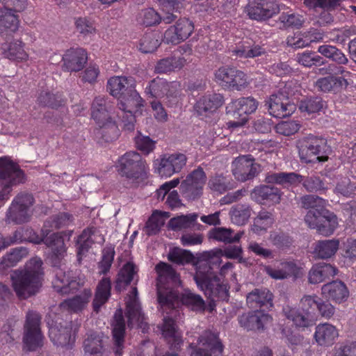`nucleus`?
I'll list each match as a JSON object with an SVG mask.
<instances>
[{
	"mask_svg": "<svg viewBox=\"0 0 356 356\" xmlns=\"http://www.w3.org/2000/svg\"><path fill=\"white\" fill-rule=\"evenodd\" d=\"M158 274L156 288L157 301L164 311L167 309H175L184 305L194 311H204L205 302L202 298L189 290L179 293L174 288L180 284L179 275L172 267L164 262L156 266Z\"/></svg>",
	"mask_w": 356,
	"mask_h": 356,
	"instance_id": "f257e3e1",
	"label": "nucleus"
},
{
	"mask_svg": "<svg viewBox=\"0 0 356 356\" xmlns=\"http://www.w3.org/2000/svg\"><path fill=\"white\" fill-rule=\"evenodd\" d=\"M44 243L51 249V263L55 267V278L52 282L54 290L60 294L76 292L81 286L75 273L63 268L65 265L66 247L64 238L60 233H54L43 239Z\"/></svg>",
	"mask_w": 356,
	"mask_h": 356,
	"instance_id": "f03ea898",
	"label": "nucleus"
},
{
	"mask_svg": "<svg viewBox=\"0 0 356 356\" xmlns=\"http://www.w3.org/2000/svg\"><path fill=\"white\" fill-rule=\"evenodd\" d=\"M42 261L39 257L30 259L23 269L10 274L12 287L19 300H26L35 295L42 286Z\"/></svg>",
	"mask_w": 356,
	"mask_h": 356,
	"instance_id": "7ed1b4c3",
	"label": "nucleus"
},
{
	"mask_svg": "<svg viewBox=\"0 0 356 356\" xmlns=\"http://www.w3.org/2000/svg\"><path fill=\"white\" fill-rule=\"evenodd\" d=\"M214 256L215 252L210 251L204 252L199 257L196 263L194 280L198 288L211 299L225 300L227 297L228 291L216 273L213 270L210 259Z\"/></svg>",
	"mask_w": 356,
	"mask_h": 356,
	"instance_id": "20e7f679",
	"label": "nucleus"
},
{
	"mask_svg": "<svg viewBox=\"0 0 356 356\" xmlns=\"http://www.w3.org/2000/svg\"><path fill=\"white\" fill-rule=\"evenodd\" d=\"M91 110L92 118L99 127L96 130V135L101 136L106 142L115 140L118 137L119 129L110 115L111 106L104 97H95Z\"/></svg>",
	"mask_w": 356,
	"mask_h": 356,
	"instance_id": "39448f33",
	"label": "nucleus"
},
{
	"mask_svg": "<svg viewBox=\"0 0 356 356\" xmlns=\"http://www.w3.org/2000/svg\"><path fill=\"white\" fill-rule=\"evenodd\" d=\"M24 181V175L19 165L8 157H0V200H8L12 187Z\"/></svg>",
	"mask_w": 356,
	"mask_h": 356,
	"instance_id": "423d86ee",
	"label": "nucleus"
},
{
	"mask_svg": "<svg viewBox=\"0 0 356 356\" xmlns=\"http://www.w3.org/2000/svg\"><path fill=\"white\" fill-rule=\"evenodd\" d=\"M297 146L300 158L305 163L327 160V141L323 138L309 135L298 140Z\"/></svg>",
	"mask_w": 356,
	"mask_h": 356,
	"instance_id": "0eeeda50",
	"label": "nucleus"
},
{
	"mask_svg": "<svg viewBox=\"0 0 356 356\" xmlns=\"http://www.w3.org/2000/svg\"><path fill=\"white\" fill-rule=\"evenodd\" d=\"M181 90V84L178 81H168L166 79L156 77L151 80L145 88V93L148 97L159 100L162 98L167 99L169 106L177 99Z\"/></svg>",
	"mask_w": 356,
	"mask_h": 356,
	"instance_id": "6e6552de",
	"label": "nucleus"
},
{
	"mask_svg": "<svg viewBox=\"0 0 356 356\" xmlns=\"http://www.w3.org/2000/svg\"><path fill=\"white\" fill-rule=\"evenodd\" d=\"M286 8L285 4L275 0H248L244 11L250 19L263 22L273 17Z\"/></svg>",
	"mask_w": 356,
	"mask_h": 356,
	"instance_id": "1a4fd4ad",
	"label": "nucleus"
},
{
	"mask_svg": "<svg viewBox=\"0 0 356 356\" xmlns=\"http://www.w3.org/2000/svg\"><path fill=\"white\" fill-rule=\"evenodd\" d=\"M42 317L35 311H29L26 315L23 342L29 351L36 350L43 346L44 336L41 332Z\"/></svg>",
	"mask_w": 356,
	"mask_h": 356,
	"instance_id": "9d476101",
	"label": "nucleus"
},
{
	"mask_svg": "<svg viewBox=\"0 0 356 356\" xmlns=\"http://www.w3.org/2000/svg\"><path fill=\"white\" fill-rule=\"evenodd\" d=\"M191 356H221L223 345L218 334L211 331H205L197 341V345L191 343Z\"/></svg>",
	"mask_w": 356,
	"mask_h": 356,
	"instance_id": "9b49d317",
	"label": "nucleus"
},
{
	"mask_svg": "<svg viewBox=\"0 0 356 356\" xmlns=\"http://www.w3.org/2000/svg\"><path fill=\"white\" fill-rule=\"evenodd\" d=\"M119 171L122 176L129 179H137L146 171V163L136 152H129L118 160Z\"/></svg>",
	"mask_w": 356,
	"mask_h": 356,
	"instance_id": "f8f14e48",
	"label": "nucleus"
},
{
	"mask_svg": "<svg viewBox=\"0 0 356 356\" xmlns=\"http://www.w3.org/2000/svg\"><path fill=\"white\" fill-rule=\"evenodd\" d=\"M33 202V197L29 193L17 195L7 212L8 219L17 224L28 222L31 216V207Z\"/></svg>",
	"mask_w": 356,
	"mask_h": 356,
	"instance_id": "ddd939ff",
	"label": "nucleus"
},
{
	"mask_svg": "<svg viewBox=\"0 0 356 356\" xmlns=\"http://www.w3.org/2000/svg\"><path fill=\"white\" fill-rule=\"evenodd\" d=\"M261 166L251 155H242L236 158L232 163L234 177L244 182L254 178L260 172Z\"/></svg>",
	"mask_w": 356,
	"mask_h": 356,
	"instance_id": "4468645a",
	"label": "nucleus"
},
{
	"mask_svg": "<svg viewBox=\"0 0 356 356\" xmlns=\"http://www.w3.org/2000/svg\"><path fill=\"white\" fill-rule=\"evenodd\" d=\"M72 324L71 321H59L56 319L54 325H51L49 336L54 346L71 349L74 343V337L72 335Z\"/></svg>",
	"mask_w": 356,
	"mask_h": 356,
	"instance_id": "2eb2a0df",
	"label": "nucleus"
},
{
	"mask_svg": "<svg viewBox=\"0 0 356 356\" xmlns=\"http://www.w3.org/2000/svg\"><path fill=\"white\" fill-rule=\"evenodd\" d=\"M186 156L184 154L164 155L161 159L154 161L155 171L161 177H168L179 172L186 165Z\"/></svg>",
	"mask_w": 356,
	"mask_h": 356,
	"instance_id": "dca6fc26",
	"label": "nucleus"
},
{
	"mask_svg": "<svg viewBox=\"0 0 356 356\" xmlns=\"http://www.w3.org/2000/svg\"><path fill=\"white\" fill-rule=\"evenodd\" d=\"M138 290L136 286L132 287L129 294L126 298V310L128 318V326L132 327L134 324L138 325L145 329L147 323L145 317L141 311L140 304L138 297Z\"/></svg>",
	"mask_w": 356,
	"mask_h": 356,
	"instance_id": "f3484780",
	"label": "nucleus"
},
{
	"mask_svg": "<svg viewBox=\"0 0 356 356\" xmlns=\"http://www.w3.org/2000/svg\"><path fill=\"white\" fill-rule=\"evenodd\" d=\"M206 180L205 172L202 168L198 167L181 182V188L184 194L190 198L195 199L202 195Z\"/></svg>",
	"mask_w": 356,
	"mask_h": 356,
	"instance_id": "a211bd4d",
	"label": "nucleus"
},
{
	"mask_svg": "<svg viewBox=\"0 0 356 356\" xmlns=\"http://www.w3.org/2000/svg\"><path fill=\"white\" fill-rule=\"evenodd\" d=\"M269 113L277 118H283L291 115L296 110V106L291 104L289 99L283 94L272 95L266 101Z\"/></svg>",
	"mask_w": 356,
	"mask_h": 356,
	"instance_id": "6ab92c4d",
	"label": "nucleus"
},
{
	"mask_svg": "<svg viewBox=\"0 0 356 356\" xmlns=\"http://www.w3.org/2000/svg\"><path fill=\"white\" fill-rule=\"evenodd\" d=\"M88 60L87 53L82 48H70L62 57L63 71L73 72L81 70Z\"/></svg>",
	"mask_w": 356,
	"mask_h": 356,
	"instance_id": "aec40b11",
	"label": "nucleus"
},
{
	"mask_svg": "<svg viewBox=\"0 0 356 356\" xmlns=\"http://www.w3.org/2000/svg\"><path fill=\"white\" fill-rule=\"evenodd\" d=\"M224 99L222 95L213 93L204 95L199 99L195 105L197 115L204 118L208 117L222 106Z\"/></svg>",
	"mask_w": 356,
	"mask_h": 356,
	"instance_id": "412c9836",
	"label": "nucleus"
},
{
	"mask_svg": "<svg viewBox=\"0 0 356 356\" xmlns=\"http://www.w3.org/2000/svg\"><path fill=\"white\" fill-rule=\"evenodd\" d=\"M321 294L328 300L341 303L347 300L349 296V291L343 282L335 280L323 285Z\"/></svg>",
	"mask_w": 356,
	"mask_h": 356,
	"instance_id": "4be33fe9",
	"label": "nucleus"
},
{
	"mask_svg": "<svg viewBox=\"0 0 356 356\" xmlns=\"http://www.w3.org/2000/svg\"><path fill=\"white\" fill-rule=\"evenodd\" d=\"M141 102L142 98L134 90L131 93V99H128L127 102H121L119 104V108L122 112V122L125 129L127 130H133L134 129L135 116L133 114L134 108L141 106Z\"/></svg>",
	"mask_w": 356,
	"mask_h": 356,
	"instance_id": "5701e85b",
	"label": "nucleus"
},
{
	"mask_svg": "<svg viewBox=\"0 0 356 356\" xmlns=\"http://www.w3.org/2000/svg\"><path fill=\"white\" fill-rule=\"evenodd\" d=\"M266 273L273 279L284 280L291 276H299L300 268L293 261H282L277 267L266 266Z\"/></svg>",
	"mask_w": 356,
	"mask_h": 356,
	"instance_id": "b1692460",
	"label": "nucleus"
},
{
	"mask_svg": "<svg viewBox=\"0 0 356 356\" xmlns=\"http://www.w3.org/2000/svg\"><path fill=\"white\" fill-rule=\"evenodd\" d=\"M348 86V82L344 77L333 75L319 78L314 84V86L320 92L334 94L341 92Z\"/></svg>",
	"mask_w": 356,
	"mask_h": 356,
	"instance_id": "393cba45",
	"label": "nucleus"
},
{
	"mask_svg": "<svg viewBox=\"0 0 356 356\" xmlns=\"http://www.w3.org/2000/svg\"><path fill=\"white\" fill-rule=\"evenodd\" d=\"M337 273L338 269L335 266L323 262L319 263L314 265L309 270L308 282L312 284L321 283L333 277Z\"/></svg>",
	"mask_w": 356,
	"mask_h": 356,
	"instance_id": "a878e982",
	"label": "nucleus"
},
{
	"mask_svg": "<svg viewBox=\"0 0 356 356\" xmlns=\"http://www.w3.org/2000/svg\"><path fill=\"white\" fill-rule=\"evenodd\" d=\"M113 326V337L115 344V356H121L122 354L124 331H125V323L121 309L115 312L113 321L112 323Z\"/></svg>",
	"mask_w": 356,
	"mask_h": 356,
	"instance_id": "bb28decb",
	"label": "nucleus"
},
{
	"mask_svg": "<svg viewBox=\"0 0 356 356\" xmlns=\"http://www.w3.org/2000/svg\"><path fill=\"white\" fill-rule=\"evenodd\" d=\"M271 321L270 315L261 312L244 314L238 317L240 325L248 330L263 329Z\"/></svg>",
	"mask_w": 356,
	"mask_h": 356,
	"instance_id": "cd10ccee",
	"label": "nucleus"
},
{
	"mask_svg": "<svg viewBox=\"0 0 356 356\" xmlns=\"http://www.w3.org/2000/svg\"><path fill=\"white\" fill-rule=\"evenodd\" d=\"M273 294L266 288L255 289L247 295L246 302L252 309L273 306Z\"/></svg>",
	"mask_w": 356,
	"mask_h": 356,
	"instance_id": "c85d7f7f",
	"label": "nucleus"
},
{
	"mask_svg": "<svg viewBox=\"0 0 356 356\" xmlns=\"http://www.w3.org/2000/svg\"><path fill=\"white\" fill-rule=\"evenodd\" d=\"M339 336L337 329L330 323H321L316 327L314 339L320 346H331Z\"/></svg>",
	"mask_w": 356,
	"mask_h": 356,
	"instance_id": "c756f323",
	"label": "nucleus"
},
{
	"mask_svg": "<svg viewBox=\"0 0 356 356\" xmlns=\"http://www.w3.org/2000/svg\"><path fill=\"white\" fill-rule=\"evenodd\" d=\"M25 44L21 40H15L1 46L3 56L10 60L24 62L29 59V54L24 50Z\"/></svg>",
	"mask_w": 356,
	"mask_h": 356,
	"instance_id": "7c9ffc66",
	"label": "nucleus"
},
{
	"mask_svg": "<svg viewBox=\"0 0 356 356\" xmlns=\"http://www.w3.org/2000/svg\"><path fill=\"white\" fill-rule=\"evenodd\" d=\"M111 282L108 277H103L97 284L92 301L93 310L98 312L110 298Z\"/></svg>",
	"mask_w": 356,
	"mask_h": 356,
	"instance_id": "2f4dec72",
	"label": "nucleus"
},
{
	"mask_svg": "<svg viewBox=\"0 0 356 356\" xmlns=\"http://www.w3.org/2000/svg\"><path fill=\"white\" fill-rule=\"evenodd\" d=\"M265 181L283 186H296L302 181V176L296 172H270L266 175Z\"/></svg>",
	"mask_w": 356,
	"mask_h": 356,
	"instance_id": "473e14b6",
	"label": "nucleus"
},
{
	"mask_svg": "<svg viewBox=\"0 0 356 356\" xmlns=\"http://www.w3.org/2000/svg\"><path fill=\"white\" fill-rule=\"evenodd\" d=\"M187 63L184 56H172L160 60L155 66V72L158 74H166L182 69Z\"/></svg>",
	"mask_w": 356,
	"mask_h": 356,
	"instance_id": "72a5a7b5",
	"label": "nucleus"
},
{
	"mask_svg": "<svg viewBox=\"0 0 356 356\" xmlns=\"http://www.w3.org/2000/svg\"><path fill=\"white\" fill-rule=\"evenodd\" d=\"M238 58H253L266 53L265 49L250 41H243L232 51Z\"/></svg>",
	"mask_w": 356,
	"mask_h": 356,
	"instance_id": "f704fd0d",
	"label": "nucleus"
},
{
	"mask_svg": "<svg viewBox=\"0 0 356 356\" xmlns=\"http://www.w3.org/2000/svg\"><path fill=\"white\" fill-rule=\"evenodd\" d=\"M28 250L26 248L19 247L12 249L1 259L0 273L1 274L6 273L10 268L16 266L17 263L28 255Z\"/></svg>",
	"mask_w": 356,
	"mask_h": 356,
	"instance_id": "c9c22d12",
	"label": "nucleus"
},
{
	"mask_svg": "<svg viewBox=\"0 0 356 356\" xmlns=\"http://www.w3.org/2000/svg\"><path fill=\"white\" fill-rule=\"evenodd\" d=\"M91 295L90 290L85 289L80 295L62 302L60 304V308L62 310H66L70 312L81 311L88 305Z\"/></svg>",
	"mask_w": 356,
	"mask_h": 356,
	"instance_id": "e433bc0d",
	"label": "nucleus"
},
{
	"mask_svg": "<svg viewBox=\"0 0 356 356\" xmlns=\"http://www.w3.org/2000/svg\"><path fill=\"white\" fill-rule=\"evenodd\" d=\"M252 194L257 201L266 200L273 204H279L282 197V192L278 188L268 185L256 187Z\"/></svg>",
	"mask_w": 356,
	"mask_h": 356,
	"instance_id": "4c0bfd02",
	"label": "nucleus"
},
{
	"mask_svg": "<svg viewBox=\"0 0 356 356\" xmlns=\"http://www.w3.org/2000/svg\"><path fill=\"white\" fill-rule=\"evenodd\" d=\"M161 331L163 337L174 348H177L182 343L181 334L172 318L169 317L163 318Z\"/></svg>",
	"mask_w": 356,
	"mask_h": 356,
	"instance_id": "58836bf2",
	"label": "nucleus"
},
{
	"mask_svg": "<svg viewBox=\"0 0 356 356\" xmlns=\"http://www.w3.org/2000/svg\"><path fill=\"white\" fill-rule=\"evenodd\" d=\"M282 11L278 17L277 22L281 24L282 29H300L305 22V17L289 9V7Z\"/></svg>",
	"mask_w": 356,
	"mask_h": 356,
	"instance_id": "ea45409f",
	"label": "nucleus"
},
{
	"mask_svg": "<svg viewBox=\"0 0 356 356\" xmlns=\"http://www.w3.org/2000/svg\"><path fill=\"white\" fill-rule=\"evenodd\" d=\"M339 241L338 240H322L315 243L314 254L319 259H328L335 254L339 249Z\"/></svg>",
	"mask_w": 356,
	"mask_h": 356,
	"instance_id": "a19ab883",
	"label": "nucleus"
},
{
	"mask_svg": "<svg viewBox=\"0 0 356 356\" xmlns=\"http://www.w3.org/2000/svg\"><path fill=\"white\" fill-rule=\"evenodd\" d=\"M258 106V102L251 97H241L235 99L227 107L234 110V115H241L242 114H251L254 113Z\"/></svg>",
	"mask_w": 356,
	"mask_h": 356,
	"instance_id": "79ce46f5",
	"label": "nucleus"
},
{
	"mask_svg": "<svg viewBox=\"0 0 356 356\" xmlns=\"http://www.w3.org/2000/svg\"><path fill=\"white\" fill-rule=\"evenodd\" d=\"M137 266L132 262H127L120 270L116 281L115 288L121 291L125 286L129 284L135 277H138Z\"/></svg>",
	"mask_w": 356,
	"mask_h": 356,
	"instance_id": "37998d69",
	"label": "nucleus"
},
{
	"mask_svg": "<svg viewBox=\"0 0 356 356\" xmlns=\"http://www.w3.org/2000/svg\"><path fill=\"white\" fill-rule=\"evenodd\" d=\"M84 353L86 356H107L102 344V339L95 333L89 335L84 341Z\"/></svg>",
	"mask_w": 356,
	"mask_h": 356,
	"instance_id": "c03bdc74",
	"label": "nucleus"
},
{
	"mask_svg": "<svg viewBox=\"0 0 356 356\" xmlns=\"http://www.w3.org/2000/svg\"><path fill=\"white\" fill-rule=\"evenodd\" d=\"M243 232H238L235 234L231 229L225 227H214L208 234L210 239L225 243H232L239 241Z\"/></svg>",
	"mask_w": 356,
	"mask_h": 356,
	"instance_id": "a18cd8bd",
	"label": "nucleus"
},
{
	"mask_svg": "<svg viewBox=\"0 0 356 356\" xmlns=\"http://www.w3.org/2000/svg\"><path fill=\"white\" fill-rule=\"evenodd\" d=\"M318 52L337 65H346L348 58L344 53L337 47L330 44H323L318 47Z\"/></svg>",
	"mask_w": 356,
	"mask_h": 356,
	"instance_id": "49530a36",
	"label": "nucleus"
},
{
	"mask_svg": "<svg viewBox=\"0 0 356 356\" xmlns=\"http://www.w3.org/2000/svg\"><path fill=\"white\" fill-rule=\"evenodd\" d=\"M198 215L195 213L181 215L171 218L168 222L169 227L175 232L186 229L194 226Z\"/></svg>",
	"mask_w": 356,
	"mask_h": 356,
	"instance_id": "de8ad7c7",
	"label": "nucleus"
},
{
	"mask_svg": "<svg viewBox=\"0 0 356 356\" xmlns=\"http://www.w3.org/2000/svg\"><path fill=\"white\" fill-rule=\"evenodd\" d=\"M283 313L285 317L291 321L298 327H307L312 325V321L307 315L302 314L298 309L285 306L283 308Z\"/></svg>",
	"mask_w": 356,
	"mask_h": 356,
	"instance_id": "09e8293b",
	"label": "nucleus"
},
{
	"mask_svg": "<svg viewBox=\"0 0 356 356\" xmlns=\"http://www.w3.org/2000/svg\"><path fill=\"white\" fill-rule=\"evenodd\" d=\"M72 216L66 213H59L58 214L49 217L44 223L42 231L48 233L54 229L67 226L71 222Z\"/></svg>",
	"mask_w": 356,
	"mask_h": 356,
	"instance_id": "8fccbe9b",
	"label": "nucleus"
},
{
	"mask_svg": "<svg viewBox=\"0 0 356 356\" xmlns=\"http://www.w3.org/2000/svg\"><path fill=\"white\" fill-rule=\"evenodd\" d=\"M0 16V34L14 33L19 27V20L13 13L6 10Z\"/></svg>",
	"mask_w": 356,
	"mask_h": 356,
	"instance_id": "3c124183",
	"label": "nucleus"
},
{
	"mask_svg": "<svg viewBox=\"0 0 356 356\" xmlns=\"http://www.w3.org/2000/svg\"><path fill=\"white\" fill-rule=\"evenodd\" d=\"M129 79L123 76L111 77L107 81V90L113 97H120L126 90Z\"/></svg>",
	"mask_w": 356,
	"mask_h": 356,
	"instance_id": "603ef678",
	"label": "nucleus"
},
{
	"mask_svg": "<svg viewBox=\"0 0 356 356\" xmlns=\"http://www.w3.org/2000/svg\"><path fill=\"white\" fill-rule=\"evenodd\" d=\"M337 225V216L327 210V213L324 215V217H323L322 220H321L318 225V227H316L315 229H317L320 234L327 236L333 234Z\"/></svg>",
	"mask_w": 356,
	"mask_h": 356,
	"instance_id": "864d4df0",
	"label": "nucleus"
},
{
	"mask_svg": "<svg viewBox=\"0 0 356 356\" xmlns=\"http://www.w3.org/2000/svg\"><path fill=\"white\" fill-rule=\"evenodd\" d=\"M157 32L145 33L140 41L139 49L145 54L154 51L161 44Z\"/></svg>",
	"mask_w": 356,
	"mask_h": 356,
	"instance_id": "5fc2aeb1",
	"label": "nucleus"
},
{
	"mask_svg": "<svg viewBox=\"0 0 356 356\" xmlns=\"http://www.w3.org/2000/svg\"><path fill=\"white\" fill-rule=\"evenodd\" d=\"M164 223L165 220L161 212L155 211L147 221L144 231L148 236L155 235L160 231Z\"/></svg>",
	"mask_w": 356,
	"mask_h": 356,
	"instance_id": "6e6d98bb",
	"label": "nucleus"
},
{
	"mask_svg": "<svg viewBox=\"0 0 356 356\" xmlns=\"http://www.w3.org/2000/svg\"><path fill=\"white\" fill-rule=\"evenodd\" d=\"M231 220L237 225L245 224L250 216V209L248 205L238 204L230 211Z\"/></svg>",
	"mask_w": 356,
	"mask_h": 356,
	"instance_id": "4d7b16f0",
	"label": "nucleus"
},
{
	"mask_svg": "<svg viewBox=\"0 0 356 356\" xmlns=\"http://www.w3.org/2000/svg\"><path fill=\"white\" fill-rule=\"evenodd\" d=\"M92 231L90 229H84L81 234L78 236L77 243V257L78 261H80L82 255L88 252L89 248L93 243L91 238Z\"/></svg>",
	"mask_w": 356,
	"mask_h": 356,
	"instance_id": "13d9d810",
	"label": "nucleus"
},
{
	"mask_svg": "<svg viewBox=\"0 0 356 356\" xmlns=\"http://www.w3.org/2000/svg\"><path fill=\"white\" fill-rule=\"evenodd\" d=\"M324 102L321 97H310L300 102L299 108L308 114L318 113L323 109Z\"/></svg>",
	"mask_w": 356,
	"mask_h": 356,
	"instance_id": "bf43d9fd",
	"label": "nucleus"
},
{
	"mask_svg": "<svg viewBox=\"0 0 356 356\" xmlns=\"http://www.w3.org/2000/svg\"><path fill=\"white\" fill-rule=\"evenodd\" d=\"M269 240L275 247L282 250L289 249L293 242V238L288 234L282 232L271 233Z\"/></svg>",
	"mask_w": 356,
	"mask_h": 356,
	"instance_id": "052dcab7",
	"label": "nucleus"
},
{
	"mask_svg": "<svg viewBox=\"0 0 356 356\" xmlns=\"http://www.w3.org/2000/svg\"><path fill=\"white\" fill-rule=\"evenodd\" d=\"M114 256L115 250L113 246H106L103 249L102 259L98 264L99 274H106L109 271L114 259Z\"/></svg>",
	"mask_w": 356,
	"mask_h": 356,
	"instance_id": "680f3d73",
	"label": "nucleus"
},
{
	"mask_svg": "<svg viewBox=\"0 0 356 356\" xmlns=\"http://www.w3.org/2000/svg\"><path fill=\"white\" fill-rule=\"evenodd\" d=\"M209 189L218 194H222L232 188L227 179L222 175H216L211 177L208 181Z\"/></svg>",
	"mask_w": 356,
	"mask_h": 356,
	"instance_id": "e2e57ef3",
	"label": "nucleus"
},
{
	"mask_svg": "<svg viewBox=\"0 0 356 356\" xmlns=\"http://www.w3.org/2000/svg\"><path fill=\"white\" fill-rule=\"evenodd\" d=\"M334 192L346 197H351L356 195V184L348 177H343L338 181Z\"/></svg>",
	"mask_w": 356,
	"mask_h": 356,
	"instance_id": "0e129e2a",
	"label": "nucleus"
},
{
	"mask_svg": "<svg viewBox=\"0 0 356 356\" xmlns=\"http://www.w3.org/2000/svg\"><path fill=\"white\" fill-rule=\"evenodd\" d=\"M38 104L42 107L56 108L61 105V99L49 91H42L38 97Z\"/></svg>",
	"mask_w": 356,
	"mask_h": 356,
	"instance_id": "69168bd1",
	"label": "nucleus"
},
{
	"mask_svg": "<svg viewBox=\"0 0 356 356\" xmlns=\"http://www.w3.org/2000/svg\"><path fill=\"white\" fill-rule=\"evenodd\" d=\"M174 29L179 37L181 42L186 40L193 33L194 26L192 22L187 19H179L175 25Z\"/></svg>",
	"mask_w": 356,
	"mask_h": 356,
	"instance_id": "338daca9",
	"label": "nucleus"
},
{
	"mask_svg": "<svg viewBox=\"0 0 356 356\" xmlns=\"http://www.w3.org/2000/svg\"><path fill=\"white\" fill-rule=\"evenodd\" d=\"M161 20V17L159 14L153 8L143 10L138 17V22L146 26L156 25L159 24Z\"/></svg>",
	"mask_w": 356,
	"mask_h": 356,
	"instance_id": "774afa93",
	"label": "nucleus"
}]
</instances>
